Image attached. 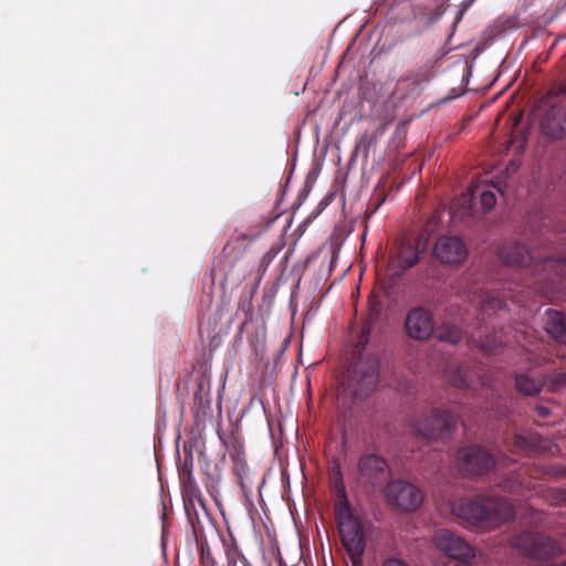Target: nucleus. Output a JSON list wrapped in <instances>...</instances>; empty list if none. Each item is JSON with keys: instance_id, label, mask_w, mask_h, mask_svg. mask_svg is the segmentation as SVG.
<instances>
[{"instance_id": "obj_1", "label": "nucleus", "mask_w": 566, "mask_h": 566, "mask_svg": "<svg viewBox=\"0 0 566 566\" xmlns=\"http://www.w3.org/2000/svg\"><path fill=\"white\" fill-rule=\"evenodd\" d=\"M451 511L460 518L476 526H495L514 518V507L505 501L478 496L459 500L451 504Z\"/></svg>"}, {"instance_id": "obj_2", "label": "nucleus", "mask_w": 566, "mask_h": 566, "mask_svg": "<svg viewBox=\"0 0 566 566\" xmlns=\"http://www.w3.org/2000/svg\"><path fill=\"white\" fill-rule=\"evenodd\" d=\"M378 380V359L374 356L361 357L348 369L339 398L348 395L353 400H364L376 389Z\"/></svg>"}, {"instance_id": "obj_3", "label": "nucleus", "mask_w": 566, "mask_h": 566, "mask_svg": "<svg viewBox=\"0 0 566 566\" xmlns=\"http://www.w3.org/2000/svg\"><path fill=\"white\" fill-rule=\"evenodd\" d=\"M457 427V416L441 409H432L412 422L416 436L424 440L447 439L455 431Z\"/></svg>"}, {"instance_id": "obj_4", "label": "nucleus", "mask_w": 566, "mask_h": 566, "mask_svg": "<svg viewBox=\"0 0 566 566\" xmlns=\"http://www.w3.org/2000/svg\"><path fill=\"white\" fill-rule=\"evenodd\" d=\"M512 545L536 560H546L566 552L558 543L541 534L524 532L513 538Z\"/></svg>"}, {"instance_id": "obj_5", "label": "nucleus", "mask_w": 566, "mask_h": 566, "mask_svg": "<svg viewBox=\"0 0 566 566\" xmlns=\"http://www.w3.org/2000/svg\"><path fill=\"white\" fill-rule=\"evenodd\" d=\"M390 476V468L385 458L366 453L357 461V482L365 489H380Z\"/></svg>"}, {"instance_id": "obj_6", "label": "nucleus", "mask_w": 566, "mask_h": 566, "mask_svg": "<svg viewBox=\"0 0 566 566\" xmlns=\"http://www.w3.org/2000/svg\"><path fill=\"white\" fill-rule=\"evenodd\" d=\"M457 464L462 472L480 476L494 468L495 459L481 447L467 446L458 450Z\"/></svg>"}, {"instance_id": "obj_7", "label": "nucleus", "mask_w": 566, "mask_h": 566, "mask_svg": "<svg viewBox=\"0 0 566 566\" xmlns=\"http://www.w3.org/2000/svg\"><path fill=\"white\" fill-rule=\"evenodd\" d=\"M385 492L388 502L405 512L417 510L423 501L421 491L412 483L403 480L390 481Z\"/></svg>"}, {"instance_id": "obj_8", "label": "nucleus", "mask_w": 566, "mask_h": 566, "mask_svg": "<svg viewBox=\"0 0 566 566\" xmlns=\"http://www.w3.org/2000/svg\"><path fill=\"white\" fill-rule=\"evenodd\" d=\"M432 541L438 551L452 559L462 560L475 557L474 548L450 530L436 531Z\"/></svg>"}, {"instance_id": "obj_9", "label": "nucleus", "mask_w": 566, "mask_h": 566, "mask_svg": "<svg viewBox=\"0 0 566 566\" xmlns=\"http://www.w3.org/2000/svg\"><path fill=\"white\" fill-rule=\"evenodd\" d=\"M338 532L352 566H363L366 543L361 523L358 520L343 522Z\"/></svg>"}, {"instance_id": "obj_10", "label": "nucleus", "mask_w": 566, "mask_h": 566, "mask_svg": "<svg viewBox=\"0 0 566 566\" xmlns=\"http://www.w3.org/2000/svg\"><path fill=\"white\" fill-rule=\"evenodd\" d=\"M434 331L433 317L430 311L424 307L410 310L406 317V332L408 336L417 340H424Z\"/></svg>"}, {"instance_id": "obj_11", "label": "nucleus", "mask_w": 566, "mask_h": 566, "mask_svg": "<svg viewBox=\"0 0 566 566\" xmlns=\"http://www.w3.org/2000/svg\"><path fill=\"white\" fill-rule=\"evenodd\" d=\"M515 447L526 454H545L557 451V446L549 438H543L530 430H520L514 436Z\"/></svg>"}, {"instance_id": "obj_12", "label": "nucleus", "mask_w": 566, "mask_h": 566, "mask_svg": "<svg viewBox=\"0 0 566 566\" xmlns=\"http://www.w3.org/2000/svg\"><path fill=\"white\" fill-rule=\"evenodd\" d=\"M433 253L441 263L447 264H459L468 255L464 243L457 237H441L434 244Z\"/></svg>"}, {"instance_id": "obj_13", "label": "nucleus", "mask_w": 566, "mask_h": 566, "mask_svg": "<svg viewBox=\"0 0 566 566\" xmlns=\"http://www.w3.org/2000/svg\"><path fill=\"white\" fill-rule=\"evenodd\" d=\"M424 248L421 247L420 238L416 237H406L401 240L397 255H396V266L399 269L400 274L406 272L408 269L416 265L421 254L423 253Z\"/></svg>"}, {"instance_id": "obj_14", "label": "nucleus", "mask_w": 566, "mask_h": 566, "mask_svg": "<svg viewBox=\"0 0 566 566\" xmlns=\"http://www.w3.org/2000/svg\"><path fill=\"white\" fill-rule=\"evenodd\" d=\"M515 388L526 396L536 395L541 391L542 387L548 386L551 390H556L563 386H566V373L556 375L554 378H549L548 381H537L530 378L527 375H516L514 378Z\"/></svg>"}, {"instance_id": "obj_15", "label": "nucleus", "mask_w": 566, "mask_h": 566, "mask_svg": "<svg viewBox=\"0 0 566 566\" xmlns=\"http://www.w3.org/2000/svg\"><path fill=\"white\" fill-rule=\"evenodd\" d=\"M542 132L551 138H562L566 134V112L553 105L541 122Z\"/></svg>"}, {"instance_id": "obj_16", "label": "nucleus", "mask_w": 566, "mask_h": 566, "mask_svg": "<svg viewBox=\"0 0 566 566\" xmlns=\"http://www.w3.org/2000/svg\"><path fill=\"white\" fill-rule=\"evenodd\" d=\"M497 253L507 265H525L532 259L531 251L515 241L502 244Z\"/></svg>"}, {"instance_id": "obj_17", "label": "nucleus", "mask_w": 566, "mask_h": 566, "mask_svg": "<svg viewBox=\"0 0 566 566\" xmlns=\"http://www.w3.org/2000/svg\"><path fill=\"white\" fill-rule=\"evenodd\" d=\"M543 271L547 272L549 280L553 284L558 283L559 285L566 284V260L545 258L542 261Z\"/></svg>"}, {"instance_id": "obj_18", "label": "nucleus", "mask_w": 566, "mask_h": 566, "mask_svg": "<svg viewBox=\"0 0 566 566\" xmlns=\"http://www.w3.org/2000/svg\"><path fill=\"white\" fill-rule=\"evenodd\" d=\"M434 74V63L428 61L417 67L408 76L401 77L399 83L409 81L415 88H421L424 84L429 83Z\"/></svg>"}, {"instance_id": "obj_19", "label": "nucleus", "mask_w": 566, "mask_h": 566, "mask_svg": "<svg viewBox=\"0 0 566 566\" xmlns=\"http://www.w3.org/2000/svg\"><path fill=\"white\" fill-rule=\"evenodd\" d=\"M547 333L559 344L566 345V316L559 312H548Z\"/></svg>"}, {"instance_id": "obj_20", "label": "nucleus", "mask_w": 566, "mask_h": 566, "mask_svg": "<svg viewBox=\"0 0 566 566\" xmlns=\"http://www.w3.org/2000/svg\"><path fill=\"white\" fill-rule=\"evenodd\" d=\"M448 378L453 386L458 388L473 387L472 373L463 366H457L448 369Z\"/></svg>"}, {"instance_id": "obj_21", "label": "nucleus", "mask_w": 566, "mask_h": 566, "mask_svg": "<svg viewBox=\"0 0 566 566\" xmlns=\"http://www.w3.org/2000/svg\"><path fill=\"white\" fill-rule=\"evenodd\" d=\"M436 337L441 342L455 345L462 339V331L455 325L443 324L436 329Z\"/></svg>"}, {"instance_id": "obj_22", "label": "nucleus", "mask_w": 566, "mask_h": 566, "mask_svg": "<svg viewBox=\"0 0 566 566\" xmlns=\"http://www.w3.org/2000/svg\"><path fill=\"white\" fill-rule=\"evenodd\" d=\"M227 566H238L241 563L243 566H251L250 562L239 549L237 543L231 541L226 548Z\"/></svg>"}, {"instance_id": "obj_23", "label": "nucleus", "mask_w": 566, "mask_h": 566, "mask_svg": "<svg viewBox=\"0 0 566 566\" xmlns=\"http://www.w3.org/2000/svg\"><path fill=\"white\" fill-rule=\"evenodd\" d=\"M471 196L479 195L480 202L484 211H490L496 205L495 193L491 190H480L479 186H472L470 188Z\"/></svg>"}, {"instance_id": "obj_24", "label": "nucleus", "mask_w": 566, "mask_h": 566, "mask_svg": "<svg viewBox=\"0 0 566 566\" xmlns=\"http://www.w3.org/2000/svg\"><path fill=\"white\" fill-rule=\"evenodd\" d=\"M342 495L343 501H340L335 509L336 522L338 527H340V523L343 522L357 521V518H355L350 512L344 489L342 490Z\"/></svg>"}, {"instance_id": "obj_25", "label": "nucleus", "mask_w": 566, "mask_h": 566, "mask_svg": "<svg viewBox=\"0 0 566 566\" xmlns=\"http://www.w3.org/2000/svg\"><path fill=\"white\" fill-rule=\"evenodd\" d=\"M506 303L497 297H489L482 302L481 310L483 315H491L497 312H506Z\"/></svg>"}, {"instance_id": "obj_26", "label": "nucleus", "mask_w": 566, "mask_h": 566, "mask_svg": "<svg viewBox=\"0 0 566 566\" xmlns=\"http://www.w3.org/2000/svg\"><path fill=\"white\" fill-rule=\"evenodd\" d=\"M197 544L200 546V563L202 566H218L211 548L206 538H197Z\"/></svg>"}, {"instance_id": "obj_27", "label": "nucleus", "mask_w": 566, "mask_h": 566, "mask_svg": "<svg viewBox=\"0 0 566 566\" xmlns=\"http://www.w3.org/2000/svg\"><path fill=\"white\" fill-rule=\"evenodd\" d=\"M192 468H193L192 457L189 455L188 459H185V462L180 468V474L187 475L188 480L191 481L192 480Z\"/></svg>"}, {"instance_id": "obj_28", "label": "nucleus", "mask_w": 566, "mask_h": 566, "mask_svg": "<svg viewBox=\"0 0 566 566\" xmlns=\"http://www.w3.org/2000/svg\"><path fill=\"white\" fill-rule=\"evenodd\" d=\"M276 255V251L271 249L269 250L261 259L260 266L263 269V272L266 271L269 264L273 261Z\"/></svg>"}, {"instance_id": "obj_29", "label": "nucleus", "mask_w": 566, "mask_h": 566, "mask_svg": "<svg viewBox=\"0 0 566 566\" xmlns=\"http://www.w3.org/2000/svg\"><path fill=\"white\" fill-rule=\"evenodd\" d=\"M381 566H410V565L400 558L390 557V558L385 559L382 562Z\"/></svg>"}, {"instance_id": "obj_30", "label": "nucleus", "mask_w": 566, "mask_h": 566, "mask_svg": "<svg viewBox=\"0 0 566 566\" xmlns=\"http://www.w3.org/2000/svg\"><path fill=\"white\" fill-rule=\"evenodd\" d=\"M517 484L520 483L516 480L507 479L503 482L502 488L505 491H514Z\"/></svg>"}, {"instance_id": "obj_31", "label": "nucleus", "mask_w": 566, "mask_h": 566, "mask_svg": "<svg viewBox=\"0 0 566 566\" xmlns=\"http://www.w3.org/2000/svg\"><path fill=\"white\" fill-rule=\"evenodd\" d=\"M481 347H482V349H483V350H485V352L494 353V352H496V350H497V347H496V346H491V345H489V344H486V343H482V344H481Z\"/></svg>"}, {"instance_id": "obj_32", "label": "nucleus", "mask_w": 566, "mask_h": 566, "mask_svg": "<svg viewBox=\"0 0 566 566\" xmlns=\"http://www.w3.org/2000/svg\"><path fill=\"white\" fill-rule=\"evenodd\" d=\"M537 412L541 417H546L549 413V410L546 407H538Z\"/></svg>"}, {"instance_id": "obj_33", "label": "nucleus", "mask_w": 566, "mask_h": 566, "mask_svg": "<svg viewBox=\"0 0 566 566\" xmlns=\"http://www.w3.org/2000/svg\"><path fill=\"white\" fill-rule=\"evenodd\" d=\"M454 566H472V565H470L469 563H467V562L464 560V562H459V563H457Z\"/></svg>"}, {"instance_id": "obj_34", "label": "nucleus", "mask_w": 566, "mask_h": 566, "mask_svg": "<svg viewBox=\"0 0 566 566\" xmlns=\"http://www.w3.org/2000/svg\"><path fill=\"white\" fill-rule=\"evenodd\" d=\"M473 1H474V0H469L468 2H464V3H463V7H464V8L470 7V6L472 4V2H473Z\"/></svg>"}, {"instance_id": "obj_35", "label": "nucleus", "mask_w": 566, "mask_h": 566, "mask_svg": "<svg viewBox=\"0 0 566 566\" xmlns=\"http://www.w3.org/2000/svg\"><path fill=\"white\" fill-rule=\"evenodd\" d=\"M514 460L510 459V458H505L504 459V464H509V463H513Z\"/></svg>"}, {"instance_id": "obj_36", "label": "nucleus", "mask_w": 566, "mask_h": 566, "mask_svg": "<svg viewBox=\"0 0 566 566\" xmlns=\"http://www.w3.org/2000/svg\"><path fill=\"white\" fill-rule=\"evenodd\" d=\"M560 474L566 475V468L560 471Z\"/></svg>"}, {"instance_id": "obj_37", "label": "nucleus", "mask_w": 566, "mask_h": 566, "mask_svg": "<svg viewBox=\"0 0 566 566\" xmlns=\"http://www.w3.org/2000/svg\"><path fill=\"white\" fill-rule=\"evenodd\" d=\"M240 484H241L242 488H244V482H243L242 479H240Z\"/></svg>"}, {"instance_id": "obj_38", "label": "nucleus", "mask_w": 566, "mask_h": 566, "mask_svg": "<svg viewBox=\"0 0 566 566\" xmlns=\"http://www.w3.org/2000/svg\"><path fill=\"white\" fill-rule=\"evenodd\" d=\"M563 93H566V86L564 88H562Z\"/></svg>"}, {"instance_id": "obj_39", "label": "nucleus", "mask_w": 566, "mask_h": 566, "mask_svg": "<svg viewBox=\"0 0 566 566\" xmlns=\"http://www.w3.org/2000/svg\"><path fill=\"white\" fill-rule=\"evenodd\" d=\"M560 566H566V564L565 565H560Z\"/></svg>"}]
</instances>
